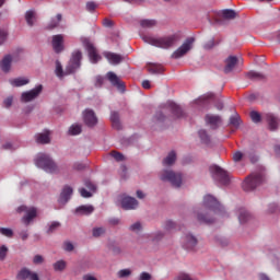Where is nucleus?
I'll list each match as a JSON object with an SVG mask.
<instances>
[{"mask_svg":"<svg viewBox=\"0 0 280 280\" xmlns=\"http://www.w3.org/2000/svg\"><path fill=\"white\" fill-rule=\"evenodd\" d=\"M82 52L77 50L72 54L68 66L63 72L62 66L59 61L56 62V75L58 78H62L63 75H69L74 73L81 67Z\"/></svg>","mask_w":280,"mask_h":280,"instance_id":"1","label":"nucleus"},{"mask_svg":"<svg viewBox=\"0 0 280 280\" xmlns=\"http://www.w3.org/2000/svg\"><path fill=\"white\" fill-rule=\"evenodd\" d=\"M142 39L144 43L152 45L154 47L168 49L173 47L180 39V34L176 33V34L165 36V37H160V38L144 36L142 37Z\"/></svg>","mask_w":280,"mask_h":280,"instance_id":"2","label":"nucleus"},{"mask_svg":"<svg viewBox=\"0 0 280 280\" xmlns=\"http://www.w3.org/2000/svg\"><path fill=\"white\" fill-rule=\"evenodd\" d=\"M35 164L37 167L43 168L45 172L50 174H56L59 172L56 163L45 153H40L37 155Z\"/></svg>","mask_w":280,"mask_h":280,"instance_id":"3","label":"nucleus"},{"mask_svg":"<svg viewBox=\"0 0 280 280\" xmlns=\"http://www.w3.org/2000/svg\"><path fill=\"white\" fill-rule=\"evenodd\" d=\"M262 182H264V176L261 173H253L243 183V189L246 191H252L257 186H259Z\"/></svg>","mask_w":280,"mask_h":280,"instance_id":"4","label":"nucleus"},{"mask_svg":"<svg viewBox=\"0 0 280 280\" xmlns=\"http://www.w3.org/2000/svg\"><path fill=\"white\" fill-rule=\"evenodd\" d=\"M161 179L163 182H170L176 188H179L183 182L180 173H175L173 171L167 170L162 172Z\"/></svg>","mask_w":280,"mask_h":280,"instance_id":"5","label":"nucleus"},{"mask_svg":"<svg viewBox=\"0 0 280 280\" xmlns=\"http://www.w3.org/2000/svg\"><path fill=\"white\" fill-rule=\"evenodd\" d=\"M210 173L212 177L222 185H229L230 183V175L226 171L222 170L221 167L213 165L210 167Z\"/></svg>","mask_w":280,"mask_h":280,"instance_id":"6","label":"nucleus"},{"mask_svg":"<svg viewBox=\"0 0 280 280\" xmlns=\"http://www.w3.org/2000/svg\"><path fill=\"white\" fill-rule=\"evenodd\" d=\"M18 212H25V215L22 218V222L25 225H30L32 221L38 215V210L34 207L27 208V206H21L18 208Z\"/></svg>","mask_w":280,"mask_h":280,"instance_id":"7","label":"nucleus"},{"mask_svg":"<svg viewBox=\"0 0 280 280\" xmlns=\"http://www.w3.org/2000/svg\"><path fill=\"white\" fill-rule=\"evenodd\" d=\"M195 43V38L190 37L172 55L174 59L184 57L191 48Z\"/></svg>","mask_w":280,"mask_h":280,"instance_id":"8","label":"nucleus"},{"mask_svg":"<svg viewBox=\"0 0 280 280\" xmlns=\"http://www.w3.org/2000/svg\"><path fill=\"white\" fill-rule=\"evenodd\" d=\"M203 206L210 210H213L215 213L223 212L224 210V208L220 205V202L211 195H207L205 197Z\"/></svg>","mask_w":280,"mask_h":280,"instance_id":"9","label":"nucleus"},{"mask_svg":"<svg viewBox=\"0 0 280 280\" xmlns=\"http://www.w3.org/2000/svg\"><path fill=\"white\" fill-rule=\"evenodd\" d=\"M82 44L85 47V49L88 50L91 62L97 63L100 61L101 57L98 56L97 50L93 46V44L90 43V40L88 38H82Z\"/></svg>","mask_w":280,"mask_h":280,"instance_id":"10","label":"nucleus"},{"mask_svg":"<svg viewBox=\"0 0 280 280\" xmlns=\"http://www.w3.org/2000/svg\"><path fill=\"white\" fill-rule=\"evenodd\" d=\"M43 92V85H38L35 89L24 92L21 96L22 102L27 103L34 101Z\"/></svg>","mask_w":280,"mask_h":280,"instance_id":"11","label":"nucleus"},{"mask_svg":"<svg viewBox=\"0 0 280 280\" xmlns=\"http://www.w3.org/2000/svg\"><path fill=\"white\" fill-rule=\"evenodd\" d=\"M163 109L170 110L174 115L175 118L185 117V113L183 112V109L173 102H167L166 104H164Z\"/></svg>","mask_w":280,"mask_h":280,"instance_id":"12","label":"nucleus"},{"mask_svg":"<svg viewBox=\"0 0 280 280\" xmlns=\"http://www.w3.org/2000/svg\"><path fill=\"white\" fill-rule=\"evenodd\" d=\"M18 279L19 280H40V277L38 273L27 269L23 268L21 271L18 273Z\"/></svg>","mask_w":280,"mask_h":280,"instance_id":"13","label":"nucleus"},{"mask_svg":"<svg viewBox=\"0 0 280 280\" xmlns=\"http://www.w3.org/2000/svg\"><path fill=\"white\" fill-rule=\"evenodd\" d=\"M236 18V13L233 10H224L221 12V15L215 19V22L220 25H223L225 21H231Z\"/></svg>","mask_w":280,"mask_h":280,"instance_id":"14","label":"nucleus"},{"mask_svg":"<svg viewBox=\"0 0 280 280\" xmlns=\"http://www.w3.org/2000/svg\"><path fill=\"white\" fill-rule=\"evenodd\" d=\"M205 120H206V124L208 126L211 127V129H218L220 127V125L222 124V119L220 116L218 115H211V114H208L206 117H205Z\"/></svg>","mask_w":280,"mask_h":280,"instance_id":"15","label":"nucleus"},{"mask_svg":"<svg viewBox=\"0 0 280 280\" xmlns=\"http://www.w3.org/2000/svg\"><path fill=\"white\" fill-rule=\"evenodd\" d=\"M83 120L88 127H94L97 124V118L93 110L85 109L83 113Z\"/></svg>","mask_w":280,"mask_h":280,"instance_id":"16","label":"nucleus"},{"mask_svg":"<svg viewBox=\"0 0 280 280\" xmlns=\"http://www.w3.org/2000/svg\"><path fill=\"white\" fill-rule=\"evenodd\" d=\"M51 46L56 54H60L65 49L63 36L62 35L52 36Z\"/></svg>","mask_w":280,"mask_h":280,"instance_id":"17","label":"nucleus"},{"mask_svg":"<svg viewBox=\"0 0 280 280\" xmlns=\"http://www.w3.org/2000/svg\"><path fill=\"white\" fill-rule=\"evenodd\" d=\"M138 205V201L132 197L125 196L121 198V207L125 210H135Z\"/></svg>","mask_w":280,"mask_h":280,"instance_id":"18","label":"nucleus"},{"mask_svg":"<svg viewBox=\"0 0 280 280\" xmlns=\"http://www.w3.org/2000/svg\"><path fill=\"white\" fill-rule=\"evenodd\" d=\"M106 77L114 86H116L119 91L124 92L125 84L119 80V78L114 72H108Z\"/></svg>","mask_w":280,"mask_h":280,"instance_id":"19","label":"nucleus"},{"mask_svg":"<svg viewBox=\"0 0 280 280\" xmlns=\"http://www.w3.org/2000/svg\"><path fill=\"white\" fill-rule=\"evenodd\" d=\"M12 61H14V57L12 55H5L1 61V70L4 73H9L12 70Z\"/></svg>","mask_w":280,"mask_h":280,"instance_id":"20","label":"nucleus"},{"mask_svg":"<svg viewBox=\"0 0 280 280\" xmlns=\"http://www.w3.org/2000/svg\"><path fill=\"white\" fill-rule=\"evenodd\" d=\"M237 62H238V59L235 56H230L228 59H225L224 73L225 74L231 73L234 70Z\"/></svg>","mask_w":280,"mask_h":280,"instance_id":"21","label":"nucleus"},{"mask_svg":"<svg viewBox=\"0 0 280 280\" xmlns=\"http://www.w3.org/2000/svg\"><path fill=\"white\" fill-rule=\"evenodd\" d=\"M197 243H198L197 238L190 234H187L184 237V247L188 250L194 249Z\"/></svg>","mask_w":280,"mask_h":280,"instance_id":"22","label":"nucleus"},{"mask_svg":"<svg viewBox=\"0 0 280 280\" xmlns=\"http://www.w3.org/2000/svg\"><path fill=\"white\" fill-rule=\"evenodd\" d=\"M73 192V189L69 186H65L61 194H60V197H59V202L60 203H66L68 202V200L70 199L71 195Z\"/></svg>","mask_w":280,"mask_h":280,"instance_id":"23","label":"nucleus"},{"mask_svg":"<svg viewBox=\"0 0 280 280\" xmlns=\"http://www.w3.org/2000/svg\"><path fill=\"white\" fill-rule=\"evenodd\" d=\"M147 69L151 74H161L165 71L164 67L159 63H148Z\"/></svg>","mask_w":280,"mask_h":280,"instance_id":"24","label":"nucleus"},{"mask_svg":"<svg viewBox=\"0 0 280 280\" xmlns=\"http://www.w3.org/2000/svg\"><path fill=\"white\" fill-rule=\"evenodd\" d=\"M105 58L112 63V65H119L124 58L120 55L114 54V52H106Z\"/></svg>","mask_w":280,"mask_h":280,"instance_id":"25","label":"nucleus"},{"mask_svg":"<svg viewBox=\"0 0 280 280\" xmlns=\"http://www.w3.org/2000/svg\"><path fill=\"white\" fill-rule=\"evenodd\" d=\"M266 120H267L271 131H273L278 128L279 119L277 117H275L272 114H267L266 115Z\"/></svg>","mask_w":280,"mask_h":280,"instance_id":"26","label":"nucleus"},{"mask_svg":"<svg viewBox=\"0 0 280 280\" xmlns=\"http://www.w3.org/2000/svg\"><path fill=\"white\" fill-rule=\"evenodd\" d=\"M94 211L93 206H80L75 209V213L79 215H89Z\"/></svg>","mask_w":280,"mask_h":280,"instance_id":"27","label":"nucleus"},{"mask_svg":"<svg viewBox=\"0 0 280 280\" xmlns=\"http://www.w3.org/2000/svg\"><path fill=\"white\" fill-rule=\"evenodd\" d=\"M35 140L37 143H42V144H47L50 142V138H49V131H46L44 133H37L35 136Z\"/></svg>","mask_w":280,"mask_h":280,"instance_id":"28","label":"nucleus"},{"mask_svg":"<svg viewBox=\"0 0 280 280\" xmlns=\"http://www.w3.org/2000/svg\"><path fill=\"white\" fill-rule=\"evenodd\" d=\"M110 121L114 129L119 130L121 129V124L119 121V114L116 112H113L110 114Z\"/></svg>","mask_w":280,"mask_h":280,"instance_id":"29","label":"nucleus"},{"mask_svg":"<svg viewBox=\"0 0 280 280\" xmlns=\"http://www.w3.org/2000/svg\"><path fill=\"white\" fill-rule=\"evenodd\" d=\"M10 83L15 88H21V86H25L26 84H30V80L25 78H18V79L10 80Z\"/></svg>","mask_w":280,"mask_h":280,"instance_id":"30","label":"nucleus"},{"mask_svg":"<svg viewBox=\"0 0 280 280\" xmlns=\"http://www.w3.org/2000/svg\"><path fill=\"white\" fill-rule=\"evenodd\" d=\"M238 212V220L241 223H245L250 219V214L244 208H241Z\"/></svg>","mask_w":280,"mask_h":280,"instance_id":"31","label":"nucleus"},{"mask_svg":"<svg viewBox=\"0 0 280 280\" xmlns=\"http://www.w3.org/2000/svg\"><path fill=\"white\" fill-rule=\"evenodd\" d=\"M25 20L28 26H34V21H36V13L34 11L26 12Z\"/></svg>","mask_w":280,"mask_h":280,"instance_id":"32","label":"nucleus"},{"mask_svg":"<svg viewBox=\"0 0 280 280\" xmlns=\"http://www.w3.org/2000/svg\"><path fill=\"white\" fill-rule=\"evenodd\" d=\"M176 161V153L174 151L170 152L167 158L163 161V164L165 166H171L175 163Z\"/></svg>","mask_w":280,"mask_h":280,"instance_id":"33","label":"nucleus"},{"mask_svg":"<svg viewBox=\"0 0 280 280\" xmlns=\"http://www.w3.org/2000/svg\"><path fill=\"white\" fill-rule=\"evenodd\" d=\"M247 78L254 81H260L265 79V75L259 73V72H255V71H250L247 74Z\"/></svg>","mask_w":280,"mask_h":280,"instance_id":"34","label":"nucleus"},{"mask_svg":"<svg viewBox=\"0 0 280 280\" xmlns=\"http://www.w3.org/2000/svg\"><path fill=\"white\" fill-rule=\"evenodd\" d=\"M140 25L143 27V28H152L156 25V22L154 20H142L140 22Z\"/></svg>","mask_w":280,"mask_h":280,"instance_id":"35","label":"nucleus"},{"mask_svg":"<svg viewBox=\"0 0 280 280\" xmlns=\"http://www.w3.org/2000/svg\"><path fill=\"white\" fill-rule=\"evenodd\" d=\"M82 129H81V126L80 125H72L69 129V133L71 136H77L79 133H81Z\"/></svg>","mask_w":280,"mask_h":280,"instance_id":"36","label":"nucleus"},{"mask_svg":"<svg viewBox=\"0 0 280 280\" xmlns=\"http://www.w3.org/2000/svg\"><path fill=\"white\" fill-rule=\"evenodd\" d=\"M197 219H198V221H199L200 223H206V224H211V223H213V219L208 218L207 215L198 214Z\"/></svg>","mask_w":280,"mask_h":280,"instance_id":"37","label":"nucleus"},{"mask_svg":"<svg viewBox=\"0 0 280 280\" xmlns=\"http://www.w3.org/2000/svg\"><path fill=\"white\" fill-rule=\"evenodd\" d=\"M56 19H57V21H51V23L48 25L49 30L56 28L59 25V23L62 20V15L61 14H57Z\"/></svg>","mask_w":280,"mask_h":280,"instance_id":"38","label":"nucleus"},{"mask_svg":"<svg viewBox=\"0 0 280 280\" xmlns=\"http://www.w3.org/2000/svg\"><path fill=\"white\" fill-rule=\"evenodd\" d=\"M199 137H200V139H201V141H202L203 143H209L210 137L208 136V133H207L206 130H200V131H199Z\"/></svg>","mask_w":280,"mask_h":280,"instance_id":"39","label":"nucleus"},{"mask_svg":"<svg viewBox=\"0 0 280 280\" xmlns=\"http://www.w3.org/2000/svg\"><path fill=\"white\" fill-rule=\"evenodd\" d=\"M66 268V262L63 260H59L57 262L54 264V269L56 271H61Z\"/></svg>","mask_w":280,"mask_h":280,"instance_id":"40","label":"nucleus"},{"mask_svg":"<svg viewBox=\"0 0 280 280\" xmlns=\"http://www.w3.org/2000/svg\"><path fill=\"white\" fill-rule=\"evenodd\" d=\"M105 233V229L104 228H94L92 231V234L94 237H100Z\"/></svg>","mask_w":280,"mask_h":280,"instance_id":"41","label":"nucleus"},{"mask_svg":"<svg viewBox=\"0 0 280 280\" xmlns=\"http://www.w3.org/2000/svg\"><path fill=\"white\" fill-rule=\"evenodd\" d=\"M250 118H252V120H253L255 124H258V122L261 121V116H260V114L257 113V112H252V113H250Z\"/></svg>","mask_w":280,"mask_h":280,"instance_id":"42","label":"nucleus"},{"mask_svg":"<svg viewBox=\"0 0 280 280\" xmlns=\"http://www.w3.org/2000/svg\"><path fill=\"white\" fill-rule=\"evenodd\" d=\"M131 275V270L130 269H122V270H119L117 276L119 278H127Z\"/></svg>","mask_w":280,"mask_h":280,"instance_id":"43","label":"nucleus"},{"mask_svg":"<svg viewBox=\"0 0 280 280\" xmlns=\"http://www.w3.org/2000/svg\"><path fill=\"white\" fill-rule=\"evenodd\" d=\"M241 122L240 116L235 115L233 117L230 118V124L234 127H238Z\"/></svg>","mask_w":280,"mask_h":280,"instance_id":"44","label":"nucleus"},{"mask_svg":"<svg viewBox=\"0 0 280 280\" xmlns=\"http://www.w3.org/2000/svg\"><path fill=\"white\" fill-rule=\"evenodd\" d=\"M60 223L59 222H52L50 225H49V229L47 231V233H54L56 230H58L60 228Z\"/></svg>","mask_w":280,"mask_h":280,"instance_id":"45","label":"nucleus"},{"mask_svg":"<svg viewBox=\"0 0 280 280\" xmlns=\"http://www.w3.org/2000/svg\"><path fill=\"white\" fill-rule=\"evenodd\" d=\"M110 155H112L117 162H121V161L125 160V156H124L121 153L116 152V151H113V152L110 153Z\"/></svg>","mask_w":280,"mask_h":280,"instance_id":"46","label":"nucleus"},{"mask_svg":"<svg viewBox=\"0 0 280 280\" xmlns=\"http://www.w3.org/2000/svg\"><path fill=\"white\" fill-rule=\"evenodd\" d=\"M213 97H214V95H213L212 93H208V94H206L205 96L200 97V98L197 101V103H205V102H207V101H209V100H211V98H213Z\"/></svg>","mask_w":280,"mask_h":280,"instance_id":"47","label":"nucleus"},{"mask_svg":"<svg viewBox=\"0 0 280 280\" xmlns=\"http://www.w3.org/2000/svg\"><path fill=\"white\" fill-rule=\"evenodd\" d=\"M1 234L7 236V237H12V235H14V232H12V229L2 228L1 229Z\"/></svg>","mask_w":280,"mask_h":280,"instance_id":"48","label":"nucleus"},{"mask_svg":"<svg viewBox=\"0 0 280 280\" xmlns=\"http://www.w3.org/2000/svg\"><path fill=\"white\" fill-rule=\"evenodd\" d=\"M129 229H130V231H132V232H139V231H141L142 226H141V223H140V222H136V223L132 224Z\"/></svg>","mask_w":280,"mask_h":280,"instance_id":"49","label":"nucleus"},{"mask_svg":"<svg viewBox=\"0 0 280 280\" xmlns=\"http://www.w3.org/2000/svg\"><path fill=\"white\" fill-rule=\"evenodd\" d=\"M244 158V154L241 151H237L233 154L234 162H240Z\"/></svg>","mask_w":280,"mask_h":280,"instance_id":"50","label":"nucleus"},{"mask_svg":"<svg viewBox=\"0 0 280 280\" xmlns=\"http://www.w3.org/2000/svg\"><path fill=\"white\" fill-rule=\"evenodd\" d=\"M43 261H45V258H43V256H40V255H36V256L33 258V262H34L35 265H40V264H43Z\"/></svg>","mask_w":280,"mask_h":280,"instance_id":"51","label":"nucleus"},{"mask_svg":"<svg viewBox=\"0 0 280 280\" xmlns=\"http://www.w3.org/2000/svg\"><path fill=\"white\" fill-rule=\"evenodd\" d=\"M103 83H104V78L103 77L98 75V77L95 78V86L96 88H101L103 85Z\"/></svg>","mask_w":280,"mask_h":280,"instance_id":"52","label":"nucleus"},{"mask_svg":"<svg viewBox=\"0 0 280 280\" xmlns=\"http://www.w3.org/2000/svg\"><path fill=\"white\" fill-rule=\"evenodd\" d=\"M155 119H156V121L163 122L165 120V116H164L163 112H158L155 115Z\"/></svg>","mask_w":280,"mask_h":280,"instance_id":"53","label":"nucleus"},{"mask_svg":"<svg viewBox=\"0 0 280 280\" xmlns=\"http://www.w3.org/2000/svg\"><path fill=\"white\" fill-rule=\"evenodd\" d=\"M14 98L12 96L4 100L3 104L7 108H10L12 106Z\"/></svg>","mask_w":280,"mask_h":280,"instance_id":"54","label":"nucleus"},{"mask_svg":"<svg viewBox=\"0 0 280 280\" xmlns=\"http://www.w3.org/2000/svg\"><path fill=\"white\" fill-rule=\"evenodd\" d=\"M96 4L94 3V2H88L86 3V10L89 11V12H94V10L96 9Z\"/></svg>","mask_w":280,"mask_h":280,"instance_id":"55","label":"nucleus"},{"mask_svg":"<svg viewBox=\"0 0 280 280\" xmlns=\"http://www.w3.org/2000/svg\"><path fill=\"white\" fill-rule=\"evenodd\" d=\"M80 194H81V196L83 197V198H90L91 196H92V194L91 192H89L86 189H84V188H81L80 189Z\"/></svg>","mask_w":280,"mask_h":280,"instance_id":"56","label":"nucleus"},{"mask_svg":"<svg viewBox=\"0 0 280 280\" xmlns=\"http://www.w3.org/2000/svg\"><path fill=\"white\" fill-rule=\"evenodd\" d=\"M7 255H8V247H5V245H2L1 246V259L4 260Z\"/></svg>","mask_w":280,"mask_h":280,"instance_id":"57","label":"nucleus"},{"mask_svg":"<svg viewBox=\"0 0 280 280\" xmlns=\"http://www.w3.org/2000/svg\"><path fill=\"white\" fill-rule=\"evenodd\" d=\"M84 185L86 188H89L92 191L96 190V186L94 184H92L90 180H86Z\"/></svg>","mask_w":280,"mask_h":280,"instance_id":"58","label":"nucleus"},{"mask_svg":"<svg viewBox=\"0 0 280 280\" xmlns=\"http://www.w3.org/2000/svg\"><path fill=\"white\" fill-rule=\"evenodd\" d=\"M2 149L7 150V151H12V150H14V145L10 142H7L2 145Z\"/></svg>","mask_w":280,"mask_h":280,"instance_id":"59","label":"nucleus"},{"mask_svg":"<svg viewBox=\"0 0 280 280\" xmlns=\"http://www.w3.org/2000/svg\"><path fill=\"white\" fill-rule=\"evenodd\" d=\"M139 280H151V275L148 273V272H142V273L140 275Z\"/></svg>","mask_w":280,"mask_h":280,"instance_id":"60","label":"nucleus"},{"mask_svg":"<svg viewBox=\"0 0 280 280\" xmlns=\"http://www.w3.org/2000/svg\"><path fill=\"white\" fill-rule=\"evenodd\" d=\"M174 228H175L174 222H172L171 220L166 221V223H165V230L170 231V230H172V229H174Z\"/></svg>","mask_w":280,"mask_h":280,"instance_id":"61","label":"nucleus"},{"mask_svg":"<svg viewBox=\"0 0 280 280\" xmlns=\"http://www.w3.org/2000/svg\"><path fill=\"white\" fill-rule=\"evenodd\" d=\"M63 248L67 252H71V250H73V245L70 242H66Z\"/></svg>","mask_w":280,"mask_h":280,"instance_id":"62","label":"nucleus"},{"mask_svg":"<svg viewBox=\"0 0 280 280\" xmlns=\"http://www.w3.org/2000/svg\"><path fill=\"white\" fill-rule=\"evenodd\" d=\"M177 280H192L188 275L182 273L178 276Z\"/></svg>","mask_w":280,"mask_h":280,"instance_id":"63","label":"nucleus"},{"mask_svg":"<svg viewBox=\"0 0 280 280\" xmlns=\"http://www.w3.org/2000/svg\"><path fill=\"white\" fill-rule=\"evenodd\" d=\"M103 25H104L105 27H112V26H113V22H112L110 20H108V19H105V20L103 21Z\"/></svg>","mask_w":280,"mask_h":280,"instance_id":"64","label":"nucleus"}]
</instances>
